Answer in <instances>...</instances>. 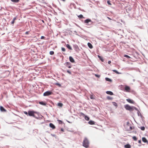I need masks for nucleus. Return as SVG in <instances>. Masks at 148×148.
I'll return each mask as SVG.
<instances>
[{
  "label": "nucleus",
  "instance_id": "f03ea898",
  "mask_svg": "<svg viewBox=\"0 0 148 148\" xmlns=\"http://www.w3.org/2000/svg\"><path fill=\"white\" fill-rule=\"evenodd\" d=\"M125 108L126 110H130V111H133L134 110L133 108H136L135 107L131 106L127 104L125 106Z\"/></svg>",
  "mask_w": 148,
  "mask_h": 148
},
{
  "label": "nucleus",
  "instance_id": "2f4dec72",
  "mask_svg": "<svg viewBox=\"0 0 148 148\" xmlns=\"http://www.w3.org/2000/svg\"><path fill=\"white\" fill-rule=\"evenodd\" d=\"M124 56V57H126V58H130V57L129 56H128L127 55H125Z\"/></svg>",
  "mask_w": 148,
  "mask_h": 148
},
{
  "label": "nucleus",
  "instance_id": "39448f33",
  "mask_svg": "<svg viewBox=\"0 0 148 148\" xmlns=\"http://www.w3.org/2000/svg\"><path fill=\"white\" fill-rule=\"evenodd\" d=\"M65 65L68 67V68H71V63L69 62H67L65 63Z\"/></svg>",
  "mask_w": 148,
  "mask_h": 148
},
{
  "label": "nucleus",
  "instance_id": "412c9836",
  "mask_svg": "<svg viewBox=\"0 0 148 148\" xmlns=\"http://www.w3.org/2000/svg\"><path fill=\"white\" fill-rule=\"evenodd\" d=\"M112 71L115 72L117 74H120L121 73L119 72L116 70H113Z\"/></svg>",
  "mask_w": 148,
  "mask_h": 148
},
{
  "label": "nucleus",
  "instance_id": "aec40b11",
  "mask_svg": "<svg viewBox=\"0 0 148 148\" xmlns=\"http://www.w3.org/2000/svg\"><path fill=\"white\" fill-rule=\"evenodd\" d=\"M58 106L60 107H62L63 106V104L61 103H58Z\"/></svg>",
  "mask_w": 148,
  "mask_h": 148
},
{
  "label": "nucleus",
  "instance_id": "f704fd0d",
  "mask_svg": "<svg viewBox=\"0 0 148 148\" xmlns=\"http://www.w3.org/2000/svg\"><path fill=\"white\" fill-rule=\"evenodd\" d=\"M67 72L70 74H71V72L69 70H67Z\"/></svg>",
  "mask_w": 148,
  "mask_h": 148
},
{
  "label": "nucleus",
  "instance_id": "a19ab883",
  "mask_svg": "<svg viewBox=\"0 0 148 148\" xmlns=\"http://www.w3.org/2000/svg\"><path fill=\"white\" fill-rule=\"evenodd\" d=\"M138 142L140 144H141V140H139L138 141Z\"/></svg>",
  "mask_w": 148,
  "mask_h": 148
},
{
  "label": "nucleus",
  "instance_id": "f257e3e1",
  "mask_svg": "<svg viewBox=\"0 0 148 148\" xmlns=\"http://www.w3.org/2000/svg\"><path fill=\"white\" fill-rule=\"evenodd\" d=\"M89 142L87 138H84L83 141V146L86 148L89 147Z\"/></svg>",
  "mask_w": 148,
  "mask_h": 148
},
{
  "label": "nucleus",
  "instance_id": "f3484780",
  "mask_svg": "<svg viewBox=\"0 0 148 148\" xmlns=\"http://www.w3.org/2000/svg\"><path fill=\"white\" fill-rule=\"evenodd\" d=\"M124 147L126 148H130L131 146L129 144H127L125 145Z\"/></svg>",
  "mask_w": 148,
  "mask_h": 148
},
{
  "label": "nucleus",
  "instance_id": "7c9ffc66",
  "mask_svg": "<svg viewBox=\"0 0 148 148\" xmlns=\"http://www.w3.org/2000/svg\"><path fill=\"white\" fill-rule=\"evenodd\" d=\"M140 129L142 130H144L145 129V127L144 126L141 127H140Z\"/></svg>",
  "mask_w": 148,
  "mask_h": 148
},
{
  "label": "nucleus",
  "instance_id": "72a5a7b5",
  "mask_svg": "<svg viewBox=\"0 0 148 148\" xmlns=\"http://www.w3.org/2000/svg\"><path fill=\"white\" fill-rule=\"evenodd\" d=\"M62 50L63 51H65V49L64 47L62 48Z\"/></svg>",
  "mask_w": 148,
  "mask_h": 148
},
{
  "label": "nucleus",
  "instance_id": "4468645a",
  "mask_svg": "<svg viewBox=\"0 0 148 148\" xmlns=\"http://www.w3.org/2000/svg\"><path fill=\"white\" fill-rule=\"evenodd\" d=\"M107 94L110 95H113V94L112 92L110 91H107L106 92Z\"/></svg>",
  "mask_w": 148,
  "mask_h": 148
},
{
  "label": "nucleus",
  "instance_id": "49530a36",
  "mask_svg": "<svg viewBox=\"0 0 148 148\" xmlns=\"http://www.w3.org/2000/svg\"><path fill=\"white\" fill-rule=\"evenodd\" d=\"M61 131H64V130L62 128L61 129Z\"/></svg>",
  "mask_w": 148,
  "mask_h": 148
},
{
  "label": "nucleus",
  "instance_id": "c9c22d12",
  "mask_svg": "<svg viewBox=\"0 0 148 148\" xmlns=\"http://www.w3.org/2000/svg\"><path fill=\"white\" fill-rule=\"evenodd\" d=\"M107 3H108V4L109 5H111L112 4L111 3H110V1H107Z\"/></svg>",
  "mask_w": 148,
  "mask_h": 148
},
{
  "label": "nucleus",
  "instance_id": "5701e85b",
  "mask_svg": "<svg viewBox=\"0 0 148 148\" xmlns=\"http://www.w3.org/2000/svg\"><path fill=\"white\" fill-rule=\"evenodd\" d=\"M78 18H84V17L82 14H80L79 15H78Z\"/></svg>",
  "mask_w": 148,
  "mask_h": 148
},
{
  "label": "nucleus",
  "instance_id": "7ed1b4c3",
  "mask_svg": "<svg viewBox=\"0 0 148 148\" xmlns=\"http://www.w3.org/2000/svg\"><path fill=\"white\" fill-rule=\"evenodd\" d=\"M36 112L34 111L29 110L28 111V114L30 116H32L34 117H35V115H34L35 113H36Z\"/></svg>",
  "mask_w": 148,
  "mask_h": 148
},
{
  "label": "nucleus",
  "instance_id": "c85d7f7f",
  "mask_svg": "<svg viewBox=\"0 0 148 148\" xmlns=\"http://www.w3.org/2000/svg\"><path fill=\"white\" fill-rule=\"evenodd\" d=\"M107 99L108 100H112V97L108 96L107 97Z\"/></svg>",
  "mask_w": 148,
  "mask_h": 148
},
{
  "label": "nucleus",
  "instance_id": "6e6552de",
  "mask_svg": "<svg viewBox=\"0 0 148 148\" xmlns=\"http://www.w3.org/2000/svg\"><path fill=\"white\" fill-rule=\"evenodd\" d=\"M49 126L51 128L53 129H54L56 128V127L52 123H50L49 124Z\"/></svg>",
  "mask_w": 148,
  "mask_h": 148
},
{
  "label": "nucleus",
  "instance_id": "a18cd8bd",
  "mask_svg": "<svg viewBox=\"0 0 148 148\" xmlns=\"http://www.w3.org/2000/svg\"><path fill=\"white\" fill-rule=\"evenodd\" d=\"M90 98L91 99H92V96L91 95L90 96Z\"/></svg>",
  "mask_w": 148,
  "mask_h": 148
},
{
  "label": "nucleus",
  "instance_id": "393cba45",
  "mask_svg": "<svg viewBox=\"0 0 148 148\" xmlns=\"http://www.w3.org/2000/svg\"><path fill=\"white\" fill-rule=\"evenodd\" d=\"M57 121H58V122L59 124H62L63 122L62 121L59 120H58Z\"/></svg>",
  "mask_w": 148,
  "mask_h": 148
},
{
  "label": "nucleus",
  "instance_id": "473e14b6",
  "mask_svg": "<svg viewBox=\"0 0 148 148\" xmlns=\"http://www.w3.org/2000/svg\"><path fill=\"white\" fill-rule=\"evenodd\" d=\"M98 56L99 58V59L101 60L102 61V62L103 61V59H101V57L100 56H99L98 55Z\"/></svg>",
  "mask_w": 148,
  "mask_h": 148
},
{
  "label": "nucleus",
  "instance_id": "cd10ccee",
  "mask_svg": "<svg viewBox=\"0 0 148 148\" xmlns=\"http://www.w3.org/2000/svg\"><path fill=\"white\" fill-rule=\"evenodd\" d=\"M105 79H106V80L107 81H109V82H110L111 81V79H109V78L106 77V78Z\"/></svg>",
  "mask_w": 148,
  "mask_h": 148
},
{
  "label": "nucleus",
  "instance_id": "a878e982",
  "mask_svg": "<svg viewBox=\"0 0 148 148\" xmlns=\"http://www.w3.org/2000/svg\"><path fill=\"white\" fill-rule=\"evenodd\" d=\"M85 119L87 121H88L89 120L90 118L88 116H86L85 117Z\"/></svg>",
  "mask_w": 148,
  "mask_h": 148
},
{
  "label": "nucleus",
  "instance_id": "79ce46f5",
  "mask_svg": "<svg viewBox=\"0 0 148 148\" xmlns=\"http://www.w3.org/2000/svg\"><path fill=\"white\" fill-rule=\"evenodd\" d=\"M56 84L57 85L59 86H61L60 84L59 83H57Z\"/></svg>",
  "mask_w": 148,
  "mask_h": 148
},
{
  "label": "nucleus",
  "instance_id": "4c0bfd02",
  "mask_svg": "<svg viewBox=\"0 0 148 148\" xmlns=\"http://www.w3.org/2000/svg\"><path fill=\"white\" fill-rule=\"evenodd\" d=\"M24 113L25 114H26V115H27L28 114V112L27 113V112L26 111H24Z\"/></svg>",
  "mask_w": 148,
  "mask_h": 148
},
{
  "label": "nucleus",
  "instance_id": "a211bd4d",
  "mask_svg": "<svg viewBox=\"0 0 148 148\" xmlns=\"http://www.w3.org/2000/svg\"><path fill=\"white\" fill-rule=\"evenodd\" d=\"M16 19V17H15L13 18V21L11 22V24L13 25L14 23V21Z\"/></svg>",
  "mask_w": 148,
  "mask_h": 148
},
{
  "label": "nucleus",
  "instance_id": "423d86ee",
  "mask_svg": "<svg viewBox=\"0 0 148 148\" xmlns=\"http://www.w3.org/2000/svg\"><path fill=\"white\" fill-rule=\"evenodd\" d=\"M130 87L126 86L125 88V90L127 92H130Z\"/></svg>",
  "mask_w": 148,
  "mask_h": 148
},
{
  "label": "nucleus",
  "instance_id": "09e8293b",
  "mask_svg": "<svg viewBox=\"0 0 148 148\" xmlns=\"http://www.w3.org/2000/svg\"><path fill=\"white\" fill-rule=\"evenodd\" d=\"M108 18L109 19H110V18L109 17H108Z\"/></svg>",
  "mask_w": 148,
  "mask_h": 148
},
{
  "label": "nucleus",
  "instance_id": "9b49d317",
  "mask_svg": "<svg viewBox=\"0 0 148 148\" xmlns=\"http://www.w3.org/2000/svg\"><path fill=\"white\" fill-rule=\"evenodd\" d=\"M0 110L1 112H5L6 111V110L3 107L1 106L0 107Z\"/></svg>",
  "mask_w": 148,
  "mask_h": 148
},
{
  "label": "nucleus",
  "instance_id": "9d476101",
  "mask_svg": "<svg viewBox=\"0 0 148 148\" xmlns=\"http://www.w3.org/2000/svg\"><path fill=\"white\" fill-rule=\"evenodd\" d=\"M69 60L72 63H74L75 62V60L71 56H70L69 57Z\"/></svg>",
  "mask_w": 148,
  "mask_h": 148
},
{
  "label": "nucleus",
  "instance_id": "2eb2a0df",
  "mask_svg": "<svg viewBox=\"0 0 148 148\" xmlns=\"http://www.w3.org/2000/svg\"><path fill=\"white\" fill-rule=\"evenodd\" d=\"M39 103L41 105H42L43 106H45L46 104V103H45V102H44L43 101L40 102H39Z\"/></svg>",
  "mask_w": 148,
  "mask_h": 148
},
{
  "label": "nucleus",
  "instance_id": "6ab92c4d",
  "mask_svg": "<svg viewBox=\"0 0 148 148\" xmlns=\"http://www.w3.org/2000/svg\"><path fill=\"white\" fill-rule=\"evenodd\" d=\"M88 123L90 125H94L95 124L94 122L92 121H90L88 122Z\"/></svg>",
  "mask_w": 148,
  "mask_h": 148
},
{
  "label": "nucleus",
  "instance_id": "c03bdc74",
  "mask_svg": "<svg viewBox=\"0 0 148 148\" xmlns=\"http://www.w3.org/2000/svg\"><path fill=\"white\" fill-rule=\"evenodd\" d=\"M130 130H131L132 129V127H130Z\"/></svg>",
  "mask_w": 148,
  "mask_h": 148
},
{
  "label": "nucleus",
  "instance_id": "1a4fd4ad",
  "mask_svg": "<svg viewBox=\"0 0 148 148\" xmlns=\"http://www.w3.org/2000/svg\"><path fill=\"white\" fill-rule=\"evenodd\" d=\"M126 101L128 102L134 104V101L130 99H126Z\"/></svg>",
  "mask_w": 148,
  "mask_h": 148
},
{
  "label": "nucleus",
  "instance_id": "58836bf2",
  "mask_svg": "<svg viewBox=\"0 0 148 148\" xmlns=\"http://www.w3.org/2000/svg\"><path fill=\"white\" fill-rule=\"evenodd\" d=\"M45 38V37L44 36H41V39H44Z\"/></svg>",
  "mask_w": 148,
  "mask_h": 148
},
{
  "label": "nucleus",
  "instance_id": "0eeeda50",
  "mask_svg": "<svg viewBox=\"0 0 148 148\" xmlns=\"http://www.w3.org/2000/svg\"><path fill=\"white\" fill-rule=\"evenodd\" d=\"M91 21V20L90 19H88L84 20V22L87 25H89L88 24V23Z\"/></svg>",
  "mask_w": 148,
  "mask_h": 148
},
{
  "label": "nucleus",
  "instance_id": "e433bc0d",
  "mask_svg": "<svg viewBox=\"0 0 148 148\" xmlns=\"http://www.w3.org/2000/svg\"><path fill=\"white\" fill-rule=\"evenodd\" d=\"M95 76L98 77H100V76L98 75L95 74Z\"/></svg>",
  "mask_w": 148,
  "mask_h": 148
},
{
  "label": "nucleus",
  "instance_id": "de8ad7c7",
  "mask_svg": "<svg viewBox=\"0 0 148 148\" xmlns=\"http://www.w3.org/2000/svg\"><path fill=\"white\" fill-rule=\"evenodd\" d=\"M62 1H65L66 0H62Z\"/></svg>",
  "mask_w": 148,
  "mask_h": 148
},
{
  "label": "nucleus",
  "instance_id": "f8f14e48",
  "mask_svg": "<svg viewBox=\"0 0 148 148\" xmlns=\"http://www.w3.org/2000/svg\"><path fill=\"white\" fill-rule=\"evenodd\" d=\"M88 45L90 49H92L93 48V46L92 45L90 42H88Z\"/></svg>",
  "mask_w": 148,
  "mask_h": 148
},
{
  "label": "nucleus",
  "instance_id": "37998d69",
  "mask_svg": "<svg viewBox=\"0 0 148 148\" xmlns=\"http://www.w3.org/2000/svg\"><path fill=\"white\" fill-rule=\"evenodd\" d=\"M111 63V61H109L108 62V64H110Z\"/></svg>",
  "mask_w": 148,
  "mask_h": 148
},
{
  "label": "nucleus",
  "instance_id": "20e7f679",
  "mask_svg": "<svg viewBox=\"0 0 148 148\" xmlns=\"http://www.w3.org/2000/svg\"><path fill=\"white\" fill-rule=\"evenodd\" d=\"M53 93L51 91H47L43 94V95L44 96H48L49 95L52 94Z\"/></svg>",
  "mask_w": 148,
  "mask_h": 148
},
{
  "label": "nucleus",
  "instance_id": "ea45409f",
  "mask_svg": "<svg viewBox=\"0 0 148 148\" xmlns=\"http://www.w3.org/2000/svg\"><path fill=\"white\" fill-rule=\"evenodd\" d=\"M29 34V32H25V34L26 35H27Z\"/></svg>",
  "mask_w": 148,
  "mask_h": 148
},
{
  "label": "nucleus",
  "instance_id": "bb28decb",
  "mask_svg": "<svg viewBox=\"0 0 148 148\" xmlns=\"http://www.w3.org/2000/svg\"><path fill=\"white\" fill-rule=\"evenodd\" d=\"M133 139L134 140L136 141L137 140V138L135 136H134L132 137Z\"/></svg>",
  "mask_w": 148,
  "mask_h": 148
},
{
  "label": "nucleus",
  "instance_id": "4be33fe9",
  "mask_svg": "<svg viewBox=\"0 0 148 148\" xmlns=\"http://www.w3.org/2000/svg\"><path fill=\"white\" fill-rule=\"evenodd\" d=\"M112 103L114 106H115L116 107H117V104L115 102H112Z\"/></svg>",
  "mask_w": 148,
  "mask_h": 148
},
{
  "label": "nucleus",
  "instance_id": "b1692460",
  "mask_svg": "<svg viewBox=\"0 0 148 148\" xmlns=\"http://www.w3.org/2000/svg\"><path fill=\"white\" fill-rule=\"evenodd\" d=\"M11 0L12 2H15V3H18L19 1V0Z\"/></svg>",
  "mask_w": 148,
  "mask_h": 148
},
{
  "label": "nucleus",
  "instance_id": "dca6fc26",
  "mask_svg": "<svg viewBox=\"0 0 148 148\" xmlns=\"http://www.w3.org/2000/svg\"><path fill=\"white\" fill-rule=\"evenodd\" d=\"M66 47L70 50H72V48L71 47L69 44L66 45Z\"/></svg>",
  "mask_w": 148,
  "mask_h": 148
},
{
  "label": "nucleus",
  "instance_id": "ddd939ff",
  "mask_svg": "<svg viewBox=\"0 0 148 148\" xmlns=\"http://www.w3.org/2000/svg\"><path fill=\"white\" fill-rule=\"evenodd\" d=\"M142 140L144 143H147V140L145 137H143Z\"/></svg>",
  "mask_w": 148,
  "mask_h": 148
},
{
  "label": "nucleus",
  "instance_id": "c756f323",
  "mask_svg": "<svg viewBox=\"0 0 148 148\" xmlns=\"http://www.w3.org/2000/svg\"><path fill=\"white\" fill-rule=\"evenodd\" d=\"M49 53L51 55H53L54 54V52L53 51H50L49 52Z\"/></svg>",
  "mask_w": 148,
  "mask_h": 148
}]
</instances>
